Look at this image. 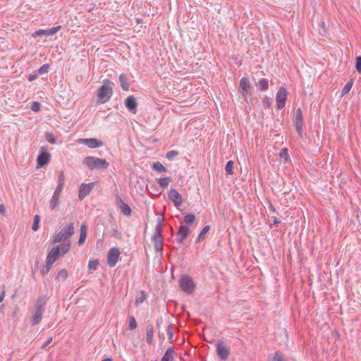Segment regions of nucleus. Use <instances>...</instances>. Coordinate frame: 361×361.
I'll return each instance as SVG.
<instances>
[{"instance_id": "obj_6", "label": "nucleus", "mask_w": 361, "mask_h": 361, "mask_svg": "<svg viewBox=\"0 0 361 361\" xmlns=\"http://www.w3.org/2000/svg\"><path fill=\"white\" fill-rule=\"evenodd\" d=\"M293 123L295 128V130L297 133L300 136L302 137L303 134V115L302 112L300 108H298L295 111V113L293 116Z\"/></svg>"}, {"instance_id": "obj_26", "label": "nucleus", "mask_w": 361, "mask_h": 361, "mask_svg": "<svg viewBox=\"0 0 361 361\" xmlns=\"http://www.w3.org/2000/svg\"><path fill=\"white\" fill-rule=\"evenodd\" d=\"M209 230L210 226H204L203 228L201 230L200 233H199L195 240V243H199L202 240H204L206 238V234L209 232Z\"/></svg>"}, {"instance_id": "obj_31", "label": "nucleus", "mask_w": 361, "mask_h": 361, "mask_svg": "<svg viewBox=\"0 0 361 361\" xmlns=\"http://www.w3.org/2000/svg\"><path fill=\"white\" fill-rule=\"evenodd\" d=\"M171 180V177H164L157 179L158 184L162 189L166 188Z\"/></svg>"}, {"instance_id": "obj_58", "label": "nucleus", "mask_w": 361, "mask_h": 361, "mask_svg": "<svg viewBox=\"0 0 361 361\" xmlns=\"http://www.w3.org/2000/svg\"><path fill=\"white\" fill-rule=\"evenodd\" d=\"M158 336H159V340L161 341H164L165 340V336H164V333H161L160 331H159Z\"/></svg>"}, {"instance_id": "obj_27", "label": "nucleus", "mask_w": 361, "mask_h": 361, "mask_svg": "<svg viewBox=\"0 0 361 361\" xmlns=\"http://www.w3.org/2000/svg\"><path fill=\"white\" fill-rule=\"evenodd\" d=\"M151 167L152 169L159 173H165L167 171L166 168L159 161L154 162Z\"/></svg>"}, {"instance_id": "obj_60", "label": "nucleus", "mask_w": 361, "mask_h": 361, "mask_svg": "<svg viewBox=\"0 0 361 361\" xmlns=\"http://www.w3.org/2000/svg\"><path fill=\"white\" fill-rule=\"evenodd\" d=\"M161 322H162L161 319L157 320V326L158 328H159L160 324H161Z\"/></svg>"}, {"instance_id": "obj_39", "label": "nucleus", "mask_w": 361, "mask_h": 361, "mask_svg": "<svg viewBox=\"0 0 361 361\" xmlns=\"http://www.w3.org/2000/svg\"><path fill=\"white\" fill-rule=\"evenodd\" d=\"M50 68V66L48 63H45L42 65L38 70H37V74L38 75H42L44 74H47Z\"/></svg>"}, {"instance_id": "obj_61", "label": "nucleus", "mask_w": 361, "mask_h": 361, "mask_svg": "<svg viewBox=\"0 0 361 361\" xmlns=\"http://www.w3.org/2000/svg\"><path fill=\"white\" fill-rule=\"evenodd\" d=\"M102 361H113V359L111 357H108L102 360Z\"/></svg>"}, {"instance_id": "obj_20", "label": "nucleus", "mask_w": 361, "mask_h": 361, "mask_svg": "<svg viewBox=\"0 0 361 361\" xmlns=\"http://www.w3.org/2000/svg\"><path fill=\"white\" fill-rule=\"evenodd\" d=\"M61 255V254L60 252V247L57 245L51 249L47 256V259H50L51 262H54Z\"/></svg>"}, {"instance_id": "obj_15", "label": "nucleus", "mask_w": 361, "mask_h": 361, "mask_svg": "<svg viewBox=\"0 0 361 361\" xmlns=\"http://www.w3.org/2000/svg\"><path fill=\"white\" fill-rule=\"evenodd\" d=\"M240 93L245 97L251 89V83L247 78L243 77L240 80Z\"/></svg>"}, {"instance_id": "obj_30", "label": "nucleus", "mask_w": 361, "mask_h": 361, "mask_svg": "<svg viewBox=\"0 0 361 361\" xmlns=\"http://www.w3.org/2000/svg\"><path fill=\"white\" fill-rule=\"evenodd\" d=\"M256 85L261 91H266L269 88V80L267 78H262L259 80Z\"/></svg>"}, {"instance_id": "obj_19", "label": "nucleus", "mask_w": 361, "mask_h": 361, "mask_svg": "<svg viewBox=\"0 0 361 361\" xmlns=\"http://www.w3.org/2000/svg\"><path fill=\"white\" fill-rule=\"evenodd\" d=\"M62 190L63 189L59 188H56L54 195L49 202V207L51 210H54L57 206Z\"/></svg>"}, {"instance_id": "obj_44", "label": "nucleus", "mask_w": 361, "mask_h": 361, "mask_svg": "<svg viewBox=\"0 0 361 361\" xmlns=\"http://www.w3.org/2000/svg\"><path fill=\"white\" fill-rule=\"evenodd\" d=\"M99 259L90 260L88 262V269L90 270H96L99 265Z\"/></svg>"}, {"instance_id": "obj_10", "label": "nucleus", "mask_w": 361, "mask_h": 361, "mask_svg": "<svg viewBox=\"0 0 361 361\" xmlns=\"http://www.w3.org/2000/svg\"><path fill=\"white\" fill-rule=\"evenodd\" d=\"M168 196L176 208H179V207L183 204V197L181 195L172 187L170 188Z\"/></svg>"}, {"instance_id": "obj_46", "label": "nucleus", "mask_w": 361, "mask_h": 361, "mask_svg": "<svg viewBox=\"0 0 361 361\" xmlns=\"http://www.w3.org/2000/svg\"><path fill=\"white\" fill-rule=\"evenodd\" d=\"M178 155H179V152L178 151H175V150H171V151H169L166 154V158L167 159H169V161H171L173 160L176 157H177Z\"/></svg>"}, {"instance_id": "obj_50", "label": "nucleus", "mask_w": 361, "mask_h": 361, "mask_svg": "<svg viewBox=\"0 0 361 361\" xmlns=\"http://www.w3.org/2000/svg\"><path fill=\"white\" fill-rule=\"evenodd\" d=\"M46 138H47V141L51 144H55L56 142L54 135L51 133H47Z\"/></svg>"}, {"instance_id": "obj_21", "label": "nucleus", "mask_w": 361, "mask_h": 361, "mask_svg": "<svg viewBox=\"0 0 361 361\" xmlns=\"http://www.w3.org/2000/svg\"><path fill=\"white\" fill-rule=\"evenodd\" d=\"M119 82L121 87V89L123 91H128L130 89V83L128 75L125 73H122L119 76Z\"/></svg>"}, {"instance_id": "obj_54", "label": "nucleus", "mask_w": 361, "mask_h": 361, "mask_svg": "<svg viewBox=\"0 0 361 361\" xmlns=\"http://www.w3.org/2000/svg\"><path fill=\"white\" fill-rule=\"evenodd\" d=\"M53 338L52 337H50L42 346V349H44L47 348L52 341Z\"/></svg>"}, {"instance_id": "obj_23", "label": "nucleus", "mask_w": 361, "mask_h": 361, "mask_svg": "<svg viewBox=\"0 0 361 361\" xmlns=\"http://www.w3.org/2000/svg\"><path fill=\"white\" fill-rule=\"evenodd\" d=\"M87 227L85 224H82L80 226V238L78 242V244L79 245H82L86 239L87 237Z\"/></svg>"}, {"instance_id": "obj_45", "label": "nucleus", "mask_w": 361, "mask_h": 361, "mask_svg": "<svg viewBox=\"0 0 361 361\" xmlns=\"http://www.w3.org/2000/svg\"><path fill=\"white\" fill-rule=\"evenodd\" d=\"M147 299L146 293L144 290L140 291V295L136 298L135 305H137L142 303Z\"/></svg>"}, {"instance_id": "obj_8", "label": "nucleus", "mask_w": 361, "mask_h": 361, "mask_svg": "<svg viewBox=\"0 0 361 361\" xmlns=\"http://www.w3.org/2000/svg\"><path fill=\"white\" fill-rule=\"evenodd\" d=\"M216 353L221 360H226L230 354V348L222 341H219L216 345Z\"/></svg>"}, {"instance_id": "obj_24", "label": "nucleus", "mask_w": 361, "mask_h": 361, "mask_svg": "<svg viewBox=\"0 0 361 361\" xmlns=\"http://www.w3.org/2000/svg\"><path fill=\"white\" fill-rule=\"evenodd\" d=\"M175 358V352L172 348L166 349L164 356L161 357V361H173Z\"/></svg>"}, {"instance_id": "obj_43", "label": "nucleus", "mask_w": 361, "mask_h": 361, "mask_svg": "<svg viewBox=\"0 0 361 361\" xmlns=\"http://www.w3.org/2000/svg\"><path fill=\"white\" fill-rule=\"evenodd\" d=\"M39 222H40V216L39 215H35L34 216L33 224L32 226V228L33 231H37L39 229Z\"/></svg>"}, {"instance_id": "obj_2", "label": "nucleus", "mask_w": 361, "mask_h": 361, "mask_svg": "<svg viewBox=\"0 0 361 361\" xmlns=\"http://www.w3.org/2000/svg\"><path fill=\"white\" fill-rule=\"evenodd\" d=\"M111 85L114 83L109 79L104 80L103 85L98 90L97 101L98 104H104L111 99L113 95Z\"/></svg>"}, {"instance_id": "obj_1", "label": "nucleus", "mask_w": 361, "mask_h": 361, "mask_svg": "<svg viewBox=\"0 0 361 361\" xmlns=\"http://www.w3.org/2000/svg\"><path fill=\"white\" fill-rule=\"evenodd\" d=\"M47 302V297L46 295H40L37 297L34 303L33 310L31 312L32 317L30 322L32 326H35L42 321Z\"/></svg>"}, {"instance_id": "obj_32", "label": "nucleus", "mask_w": 361, "mask_h": 361, "mask_svg": "<svg viewBox=\"0 0 361 361\" xmlns=\"http://www.w3.org/2000/svg\"><path fill=\"white\" fill-rule=\"evenodd\" d=\"M196 220V216L194 214H188L183 218V222L186 224V226L192 225L194 221Z\"/></svg>"}, {"instance_id": "obj_57", "label": "nucleus", "mask_w": 361, "mask_h": 361, "mask_svg": "<svg viewBox=\"0 0 361 361\" xmlns=\"http://www.w3.org/2000/svg\"><path fill=\"white\" fill-rule=\"evenodd\" d=\"M272 220H273V222H274V224L277 226L279 224H280L281 223V221L279 220L277 217L276 216H272Z\"/></svg>"}, {"instance_id": "obj_38", "label": "nucleus", "mask_w": 361, "mask_h": 361, "mask_svg": "<svg viewBox=\"0 0 361 361\" xmlns=\"http://www.w3.org/2000/svg\"><path fill=\"white\" fill-rule=\"evenodd\" d=\"M54 263V262H51L50 259H46V265L42 270V274L43 276L45 274H47L49 272L50 269H51L52 264Z\"/></svg>"}, {"instance_id": "obj_14", "label": "nucleus", "mask_w": 361, "mask_h": 361, "mask_svg": "<svg viewBox=\"0 0 361 361\" xmlns=\"http://www.w3.org/2000/svg\"><path fill=\"white\" fill-rule=\"evenodd\" d=\"M125 106L132 114H136L137 109V102L133 95L127 97L124 102Z\"/></svg>"}, {"instance_id": "obj_48", "label": "nucleus", "mask_w": 361, "mask_h": 361, "mask_svg": "<svg viewBox=\"0 0 361 361\" xmlns=\"http://www.w3.org/2000/svg\"><path fill=\"white\" fill-rule=\"evenodd\" d=\"M41 104L38 102H32L31 104L30 109L34 112H39L40 111Z\"/></svg>"}, {"instance_id": "obj_11", "label": "nucleus", "mask_w": 361, "mask_h": 361, "mask_svg": "<svg viewBox=\"0 0 361 361\" xmlns=\"http://www.w3.org/2000/svg\"><path fill=\"white\" fill-rule=\"evenodd\" d=\"M190 232V228L188 226L181 225L178 227L176 233V240L178 243L181 244L187 238Z\"/></svg>"}, {"instance_id": "obj_41", "label": "nucleus", "mask_w": 361, "mask_h": 361, "mask_svg": "<svg viewBox=\"0 0 361 361\" xmlns=\"http://www.w3.org/2000/svg\"><path fill=\"white\" fill-rule=\"evenodd\" d=\"M62 240H65V238L64 236L62 235V233H61L60 232L58 233H55L53 236V239L51 240V243H60Z\"/></svg>"}, {"instance_id": "obj_9", "label": "nucleus", "mask_w": 361, "mask_h": 361, "mask_svg": "<svg viewBox=\"0 0 361 361\" xmlns=\"http://www.w3.org/2000/svg\"><path fill=\"white\" fill-rule=\"evenodd\" d=\"M78 142L85 145L92 149L100 147L104 145L101 140L97 138H80L78 140Z\"/></svg>"}, {"instance_id": "obj_49", "label": "nucleus", "mask_w": 361, "mask_h": 361, "mask_svg": "<svg viewBox=\"0 0 361 361\" xmlns=\"http://www.w3.org/2000/svg\"><path fill=\"white\" fill-rule=\"evenodd\" d=\"M166 331H167L169 340L172 341L173 340V329L171 324H169L167 326Z\"/></svg>"}, {"instance_id": "obj_55", "label": "nucleus", "mask_w": 361, "mask_h": 361, "mask_svg": "<svg viewBox=\"0 0 361 361\" xmlns=\"http://www.w3.org/2000/svg\"><path fill=\"white\" fill-rule=\"evenodd\" d=\"M0 214L3 216L6 214V207L4 204H0Z\"/></svg>"}, {"instance_id": "obj_36", "label": "nucleus", "mask_w": 361, "mask_h": 361, "mask_svg": "<svg viewBox=\"0 0 361 361\" xmlns=\"http://www.w3.org/2000/svg\"><path fill=\"white\" fill-rule=\"evenodd\" d=\"M121 212L127 216H129L131 215L132 210L129 205L126 203L121 204V207H120Z\"/></svg>"}, {"instance_id": "obj_47", "label": "nucleus", "mask_w": 361, "mask_h": 361, "mask_svg": "<svg viewBox=\"0 0 361 361\" xmlns=\"http://www.w3.org/2000/svg\"><path fill=\"white\" fill-rule=\"evenodd\" d=\"M63 185H64V174H63V172L61 171L59 176L58 185H57L56 188L63 189Z\"/></svg>"}, {"instance_id": "obj_59", "label": "nucleus", "mask_w": 361, "mask_h": 361, "mask_svg": "<svg viewBox=\"0 0 361 361\" xmlns=\"http://www.w3.org/2000/svg\"><path fill=\"white\" fill-rule=\"evenodd\" d=\"M5 295H6V292H5V290H3L0 294V302H1L4 300V299L5 298Z\"/></svg>"}, {"instance_id": "obj_5", "label": "nucleus", "mask_w": 361, "mask_h": 361, "mask_svg": "<svg viewBox=\"0 0 361 361\" xmlns=\"http://www.w3.org/2000/svg\"><path fill=\"white\" fill-rule=\"evenodd\" d=\"M288 92L286 85L281 86L276 95V108L282 109L285 107Z\"/></svg>"}, {"instance_id": "obj_53", "label": "nucleus", "mask_w": 361, "mask_h": 361, "mask_svg": "<svg viewBox=\"0 0 361 361\" xmlns=\"http://www.w3.org/2000/svg\"><path fill=\"white\" fill-rule=\"evenodd\" d=\"M38 77V74H30L27 77L29 81H34Z\"/></svg>"}, {"instance_id": "obj_28", "label": "nucleus", "mask_w": 361, "mask_h": 361, "mask_svg": "<svg viewBox=\"0 0 361 361\" xmlns=\"http://www.w3.org/2000/svg\"><path fill=\"white\" fill-rule=\"evenodd\" d=\"M68 276V271L65 269L58 271L55 276V279L58 281H64Z\"/></svg>"}, {"instance_id": "obj_12", "label": "nucleus", "mask_w": 361, "mask_h": 361, "mask_svg": "<svg viewBox=\"0 0 361 361\" xmlns=\"http://www.w3.org/2000/svg\"><path fill=\"white\" fill-rule=\"evenodd\" d=\"M95 185V183H82L79 188V194L78 198L80 200H82L85 197H87L92 190Z\"/></svg>"}, {"instance_id": "obj_63", "label": "nucleus", "mask_w": 361, "mask_h": 361, "mask_svg": "<svg viewBox=\"0 0 361 361\" xmlns=\"http://www.w3.org/2000/svg\"><path fill=\"white\" fill-rule=\"evenodd\" d=\"M154 361H157V360H154Z\"/></svg>"}, {"instance_id": "obj_33", "label": "nucleus", "mask_w": 361, "mask_h": 361, "mask_svg": "<svg viewBox=\"0 0 361 361\" xmlns=\"http://www.w3.org/2000/svg\"><path fill=\"white\" fill-rule=\"evenodd\" d=\"M59 247L61 254L62 255H65L71 249V243L70 241L65 240Z\"/></svg>"}, {"instance_id": "obj_17", "label": "nucleus", "mask_w": 361, "mask_h": 361, "mask_svg": "<svg viewBox=\"0 0 361 361\" xmlns=\"http://www.w3.org/2000/svg\"><path fill=\"white\" fill-rule=\"evenodd\" d=\"M51 159V155L46 151H41L37 159V165L39 167H42L47 165Z\"/></svg>"}, {"instance_id": "obj_37", "label": "nucleus", "mask_w": 361, "mask_h": 361, "mask_svg": "<svg viewBox=\"0 0 361 361\" xmlns=\"http://www.w3.org/2000/svg\"><path fill=\"white\" fill-rule=\"evenodd\" d=\"M233 165L234 162L232 160L227 161L225 167V171L226 174L233 175L234 173L233 171Z\"/></svg>"}, {"instance_id": "obj_52", "label": "nucleus", "mask_w": 361, "mask_h": 361, "mask_svg": "<svg viewBox=\"0 0 361 361\" xmlns=\"http://www.w3.org/2000/svg\"><path fill=\"white\" fill-rule=\"evenodd\" d=\"M116 205L120 208L121 207V204H125L122 200V198L118 195H116V201H115Z\"/></svg>"}, {"instance_id": "obj_62", "label": "nucleus", "mask_w": 361, "mask_h": 361, "mask_svg": "<svg viewBox=\"0 0 361 361\" xmlns=\"http://www.w3.org/2000/svg\"><path fill=\"white\" fill-rule=\"evenodd\" d=\"M118 233V231L117 230H115L114 231V235L116 237V234Z\"/></svg>"}, {"instance_id": "obj_42", "label": "nucleus", "mask_w": 361, "mask_h": 361, "mask_svg": "<svg viewBox=\"0 0 361 361\" xmlns=\"http://www.w3.org/2000/svg\"><path fill=\"white\" fill-rule=\"evenodd\" d=\"M129 324L128 328L130 330H134L137 328V324L135 318L133 316H129Z\"/></svg>"}, {"instance_id": "obj_3", "label": "nucleus", "mask_w": 361, "mask_h": 361, "mask_svg": "<svg viewBox=\"0 0 361 361\" xmlns=\"http://www.w3.org/2000/svg\"><path fill=\"white\" fill-rule=\"evenodd\" d=\"M82 164L91 171L94 169L105 170L109 166V163L104 159L88 156L83 159Z\"/></svg>"}, {"instance_id": "obj_34", "label": "nucleus", "mask_w": 361, "mask_h": 361, "mask_svg": "<svg viewBox=\"0 0 361 361\" xmlns=\"http://www.w3.org/2000/svg\"><path fill=\"white\" fill-rule=\"evenodd\" d=\"M354 80L353 78L350 79L349 81L345 85V86L343 87L341 90V94L345 95L347 94L350 90H351L353 85Z\"/></svg>"}, {"instance_id": "obj_16", "label": "nucleus", "mask_w": 361, "mask_h": 361, "mask_svg": "<svg viewBox=\"0 0 361 361\" xmlns=\"http://www.w3.org/2000/svg\"><path fill=\"white\" fill-rule=\"evenodd\" d=\"M152 241L155 251L161 252L163 251L164 236L153 234Z\"/></svg>"}, {"instance_id": "obj_51", "label": "nucleus", "mask_w": 361, "mask_h": 361, "mask_svg": "<svg viewBox=\"0 0 361 361\" xmlns=\"http://www.w3.org/2000/svg\"><path fill=\"white\" fill-rule=\"evenodd\" d=\"M355 68L359 73H361V56L356 57Z\"/></svg>"}, {"instance_id": "obj_13", "label": "nucleus", "mask_w": 361, "mask_h": 361, "mask_svg": "<svg viewBox=\"0 0 361 361\" xmlns=\"http://www.w3.org/2000/svg\"><path fill=\"white\" fill-rule=\"evenodd\" d=\"M61 28V25L53 27L48 30H38L32 34L33 37L42 36H52L58 32Z\"/></svg>"}, {"instance_id": "obj_4", "label": "nucleus", "mask_w": 361, "mask_h": 361, "mask_svg": "<svg viewBox=\"0 0 361 361\" xmlns=\"http://www.w3.org/2000/svg\"><path fill=\"white\" fill-rule=\"evenodd\" d=\"M180 289L185 293L190 295L195 289V284L192 279L188 275H183L179 279Z\"/></svg>"}, {"instance_id": "obj_18", "label": "nucleus", "mask_w": 361, "mask_h": 361, "mask_svg": "<svg viewBox=\"0 0 361 361\" xmlns=\"http://www.w3.org/2000/svg\"><path fill=\"white\" fill-rule=\"evenodd\" d=\"M60 233L64 236L65 240L70 238L74 234L73 223L65 225Z\"/></svg>"}, {"instance_id": "obj_35", "label": "nucleus", "mask_w": 361, "mask_h": 361, "mask_svg": "<svg viewBox=\"0 0 361 361\" xmlns=\"http://www.w3.org/2000/svg\"><path fill=\"white\" fill-rule=\"evenodd\" d=\"M279 157L281 159H283L284 160V162H288L290 161V159L288 154V149L287 148H283L281 149Z\"/></svg>"}, {"instance_id": "obj_29", "label": "nucleus", "mask_w": 361, "mask_h": 361, "mask_svg": "<svg viewBox=\"0 0 361 361\" xmlns=\"http://www.w3.org/2000/svg\"><path fill=\"white\" fill-rule=\"evenodd\" d=\"M161 221H162V219L161 217L157 218V224L155 227V231H154V235H163L162 233L164 231V226L161 224Z\"/></svg>"}, {"instance_id": "obj_56", "label": "nucleus", "mask_w": 361, "mask_h": 361, "mask_svg": "<svg viewBox=\"0 0 361 361\" xmlns=\"http://www.w3.org/2000/svg\"><path fill=\"white\" fill-rule=\"evenodd\" d=\"M267 202L270 211H271L272 212H276V209L273 204L271 203V202L269 200H268Z\"/></svg>"}, {"instance_id": "obj_22", "label": "nucleus", "mask_w": 361, "mask_h": 361, "mask_svg": "<svg viewBox=\"0 0 361 361\" xmlns=\"http://www.w3.org/2000/svg\"><path fill=\"white\" fill-rule=\"evenodd\" d=\"M154 326L152 323L146 325V341L149 345L153 343Z\"/></svg>"}, {"instance_id": "obj_25", "label": "nucleus", "mask_w": 361, "mask_h": 361, "mask_svg": "<svg viewBox=\"0 0 361 361\" xmlns=\"http://www.w3.org/2000/svg\"><path fill=\"white\" fill-rule=\"evenodd\" d=\"M269 361H288V360L282 352L277 350L272 357L269 356Z\"/></svg>"}, {"instance_id": "obj_40", "label": "nucleus", "mask_w": 361, "mask_h": 361, "mask_svg": "<svg viewBox=\"0 0 361 361\" xmlns=\"http://www.w3.org/2000/svg\"><path fill=\"white\" fill-rule=\"evenodd\" d=\"M262 103L265 109H269L272 105V100L271 98L264 96L262 99Z\"/></svg>"}, {"instance_id": "obj_7", "label": "nucleus", "mask_w": 361, "mask_h": 361, "mask_svg": "<svg viewBox=\"0 0 361 361\" xmlns=\"http://www.w3.org/2000/svg\"><path fill=\"white\" fill-rule=\"evenodd\" d=\"M120 251L117 247H111L107 253V264L110 267L116 266L120 257Z\"/></svg>"}]
</instances>
